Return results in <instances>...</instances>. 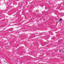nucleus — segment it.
<instances>
[{"label": "nucleus", "mask_w": 64, "mask_h": 64, "mask_svg": "<svg viewBox=\"0 0 64 64\" xmlns=\"http://www.w3.org/2000/svg\"><path fill=\"white\" fill-rule=\"evenodd\" d=\"M62 21V18H60L59 21Z\"/></svg>", "instance_id": "obj_1"}, {"label": "nucleus", "mask_w": 64, "mask_h": 64, "mask_svg": "<svg viewBox=\"0 0 64 64\" xmlns=\"http://www.w3.org/2000/svg\"><path fill=\"white\" fill-rule=\"evenodd\" d=\"M61 52V50H60V52Z\"/></svg>", "instance_id": "obj_2"}, {"label": "nucleus", "mask_w": 64, "mask_h": 64, "mask_svg": "<svg viewBox=\"0 0 64 64\" xmlns=\"http://www.w3.org/2000/svg\"><path fill=\"white\" fill-rule=\"evenodd\" d=\"M2 15H0V16H2Z\"/></svg>", "instance_id": "obj_3"}]
</instances>
